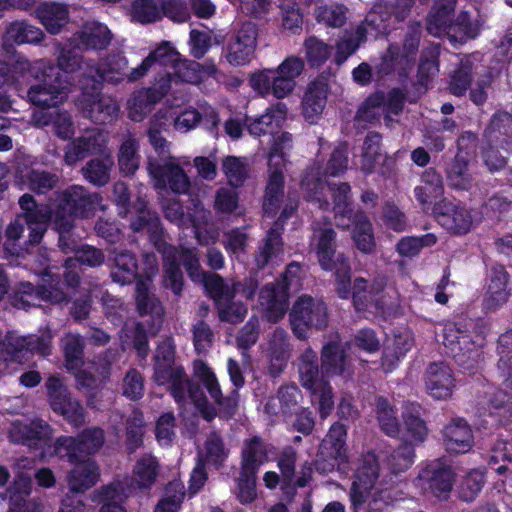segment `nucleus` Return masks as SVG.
I'll return each mask as SVG.
<instances>
[{
	"label": "nucleus",
	"instance_id": "7ed1b4c3",
	"mask_svg": "<svg viewBox=\"0 0 512 512\" xmlns=\"http://www.w3.org/2000/svg\"><path fill=\"white\" fill-rule=\"evenodd\" d=\"M9 438L14 443H20L29 448L40 450V457L57 455L69 462L78 459V456L85 457L98 451L104 443L103 431L99 428H92L84 431L79 440L72 437H60L57 439L54 448L49 444L51 438L50 427L40 419L31 422L14 421L9 430Z\"/></svg>",
	"mask_w": 512,
	"mask_h": 512
},
{
	"label": "nucleus",
	"instance_id": "f8f14e48",
	"mask_svg": "<svg viewBox=\"0 0 512 512\" xmlns=\"http://www.w3.org/2000/svg\"><path fill=\"white\" fill-rule=\"evenodd\" d=\"M302 265L293 261L286 266L280 279L275 283L265 285L258 293V300L265 305L263 317L271 323L281 320L289 306L290 289L293 284H298Z\"/></svg>",
	"mask_w": 512,
	"mask_h": 512
},
{
	"label": "nucleus",
	"instance_id": "774afa93",
	"mask_svg": "<svg viewBox=\"0 0 512 512\" xmlns=\"http://www.w3.org/2000/svg\"><path fill=\"white\" fill-rule=\"evenodd\" d=\"M184 486L180 482L170 483L164 496L157 503L154 512H179L184 500Z\"/></svg>",
	"mask_w": 512,
	"mask_h": 512
},
{
	"label": "nucleus",
	"instance_id": "8fccbe9b",
	"mask_svg": "<svg viewBox=\"0 0 512 512\" xmlns=\"http://www.w3.org/2000/svg\"><path fill=\"white\" fill-rule=\"evenodd\" d=\"M193 375L202 383L209 393L211 399L219 406L224 405V398L218 379L208 364L202 360H196L193 363Z\"/></svg>",
	"mask_w": 512,
	"mask_h": 512
},
{
	"label": "nucleus",
	"instance_id": "4be33fe9",
	"mask_svg": "<svg viewBox=\"0 0 512 512\" xmlns=\"http://www.w3.org/2000/svg\"><path fill=\"white\" fill-rule=\"evenodd\" d=\"M43 284L37 290L30 283H21L20 297L15 303L20 308H28L38 305L37 301L44 300L52 303H61L66 300V293L60 288V281L55 278L51 271H45L43 274Z\"/></svg>",
	"mask_w": 512,
	"mask_h": 512
},
{
	"label": "nucleus",
	"instance_id": "6e6552de",
	"mask_svg": "<svg viewBox=\"0 0 512 512\" xmlns=\"http://www.w3.org/2000/svg\"><path fill=\"white\" fill-rule=\"evenodd\" d=\"M156 64L172 70L167 71L165 77L157 80L160 81L161 85L169 87L168 92L172 90L173 84L179 82L198 84L203 81L200 64L182 59L176 49L167 41L162 42L138 67L132 69L127 78L129 81H137L144 77Z\"/></svg>",
	"mask_w": 512,
	"mask_h": 512
},
{
	"label": "nucleus",
	"instance_id": "37998d69",
	"mask_svg": "<svg viewBox=\"0 0 512 512\" xmlns=\"http://www.w3.org/2000/svg\"><path fill=\"white\" fill-rule=\"evenodd\" d=\"M353 224L352 237L356 248L365 254H371L376 246L372 224L363 211H356L354 217L348 220Z\"/></svg>",
	"mask_w": 512,
	"mask_h": 512
},
{
	"label": "nucleus",
	"instance_id": "9b49d317",
	"mask_svg": "<svg viewBox=\"0 0 512 512\" xmlns=\"http://www.w3.org/2000/svg\"><path fill=\"white\" fill-rule=\"evenodd\" d=\"M59 202L60 196L57 203L53 204L55 211L52 213L51 207L44 204L37 205L30 195H23L19 200L23 215L12 221L6 230L5 249L7 252L11 255L20 253L21 248L16 247L14 242L20 239L25 224L29 229V243L38 244L47 229L48 222L50 220L54 222L55 214L59 211Z\"/></svg>",
	"mask_w": 512,
	"mask_h": 512
},
{
	"label": "nucleus",
	"instance_id": "f257e3e1",
	"mask_svg": "<svg viewBox=\"0 0 512 512\" xmlns=\"http://www.w3.org/2000/svg\"><path fill=\"white\" fill-rule=\"evenodd\" d=\"M80 67L78 54L71 49H62L58 58V68L51 66L45 60H38L31 64L24 56L13 54L8 62L0 61V89L6 86H15L17 91L27 85L33 77L40 81L32 85L28 91V98L33 105L54 107L61 104L68 95L67 88L61 85L63 73H74ZM12 109V102L0 94V111L8 112Z\"/></svg>",
	"mask_w": 512,
	"mask_h": 512
},
{
	"label": "nucleus",
	"instance_id": "338daca9",
	"mask_svg": "<svg viewBox=\"0 0 512 512\" xmlns=\"http://www.w3.org/2000/svg\"><path fill=\"white\" fill-rule=\"evenodd\" d=\"M277 398L282 407V415L291 417L301 408L303 394L295 383L281 385L277 391Z\"/></svg>",
	"mask_w": 512,
	"mask_h": 512
},
{
	"label": "nucleus",
	"instance_id": "cd10ccee",
	"mask_svg": "<svg viewBox=\"0 0 512 512\" xmlns=\"http://www.w3.org/2000/svg\"><path fill=\"white\" fill-rule=\"evenodd\" d=\"M107 142V135L98 129H90L79 138L69 143L65 150L64 160L69 166L75 165L89 154L100 151Z\"/></svg>",
	"mask_w": 512,
	"mask_h": 512
},
{
	"label": "nucleus",
	"instance_id": "0eeeda50",
	"mask_svg": "<svg viewBox=\"0 0 512 512\" xmlns=\"http://www.w3.org/2000/svg\"><path fill=\"white\" fill-rule=\"evenodd\" d=\"M481 319L459 317L447 321L443 327V344L447 354L465 370H472L478 364L485 340Z\"/></svg>",
	"mask_w": 512,
	"mask_h": 512
},
{
	"label": "nucleus",
	"instance_id": "49530a36",
	"mask_svg": "<svg viewBox=\"0 0 512 512\" xmlns=\"http://www.w3.org/2000/svg\"><path fill=\"white\" fill-rule=\"evenodd\" d=\"M301 383L307 390L315 389L322 382H327L326 375L320 377L318 355L312 349H306L300 357L298 366Z\"/></svg>",
	"mask_w": 512,
	"mask_h": 512
},
{
	"label": "nucleus",
	"instance_id": "c03bdc74",
	"mask_svg": "<svg viewBox=\"0 0 512 512\" xmlns=\"http://www.w3.org/2000/svg\"><path fill=\"white\" fill-rule=\"evenodd\" d=\"M37 17L51 34H57L68 23V8L60 3H44L37 9Z\"/></svg>",
	"mask_w": 512,
	"mask_h": 512
},
{
	"label": "nucleus",
	"instance_id": "7c9ffc66",
	"mask_svg": "<svg viewBox=\"0 0 512 512\" xmlns=\"http://www.w3.org/2000/svg\"><path fill=\"white\" fill-rule=\"evenodd\" d=\"M485 142L490 146L512 150V115L505 111L495 112L483 132Z\"/></svg>",
	"mask_w": 512,
	"mask_h": 512
},
{
	"label": "nucleus",
	"instance_id": "69168bd1",
	"mask_svg": "<svg viewBox=\"0 0 512 512\" xmlns=\"http://www.w3.org/2000/svg\"><path fill=\"white\" fill-rule=\"evenodd\" d=\"M139 144L131 137L125 139L119 149L118 164L120 171L125 175H132L139 167Z\"/></svg>",
	"mask_w": 512,
	"mask_h": 512
},
{
	"label": "nucleus",
	"instance_id": "4d7b16f0",
	"mask_svg": "<svg viewBox=\"0 0 512 512\" xmlns=\"http://www.w3.org/2000/svg\"><path fill=\"white\" fill-rule=\"evenodd\" d=\"M375 412L381 430L390 437L398 436L400 425L396 416V409L387 398L379 396L376 399Z\"/></svg>",
	"mask_w": 512,
	"mask_h": 512
},
{
	"label": "nucleus",
	"instance_id": "a19ab883",
	"mask_svg": "<svg viewBox=\"0 0 512 512\" xmlns=\"http://www.w3.org/2000/svg\"><path fill=\"white\" fill-rule=\"evenodd\" d=\"M270 372L279 375L286 367L289 358L288 334L283 328H276L269 340Z\"/></svg>",
	"mask_w": 512,
	"mask_h": 512
},
{
	"label": "nucleus",
	"instance_id": "c85d7f7f",
	"mask_svg": "<svg viewBox=\"0 0 512 512\" xmlns=\"http://www.w3.org/2000/svg\"><path fill=\"white\" fill-rule=\"evenodd\" d=\"M168 88L166 85H161L160 81H155L151 88L135 91L127 103L129 118L137 122L142 121L151 111L152 106L168 93Z\"/></svg>",
	"mask_w": 512,
	"mask_h": 512
},
{
	"label": "nucleus",
	"instance_id": "1a4fd4ad",
	"mask_svg": "<svg viewBox=\"0 0 512 512\" xmlns=\"http://www.w3.org/2000/svg\"><path fill=\"white\" fill-rule=\"evenodd\" d=\"M310 243L320 268L333 273L336 295L347 298L350 294L351 263L343 252H337V233L334 228L330 225L313 226Z\"/></svg>",
	"mask_w": 512,
	"mask_h": 512
},
{
	"label": "nucleus",
	"instance_id": "393cba45",
	"mask_svg": "<svg viewBox=\"0 0 512 512\" xmlns=\"http://www.w3.org/2000/svg\"><path fill=\"white\" fill-rule=\"evenodd\" d=\"M425 385L431 397L445 400L452 396L456 379L451 367L445 362H432L425 372Z\"/></svg>",
	"mask_w": 512,
	"mask_h": 512
},
{
	"label": "nucleus",
	"instance_id": "052dcab7",
	"mask_svg": "<svg viewBox=\"0 0 512 512\" xmlns=\"http://www.w3.org/2000/svg\"><path fill=\"white\" fill-rule=\"evenodd\" d=\"M329 190L332 194V199L334 203V212L335 217L341 216L342 218H347L351 220L352 217L356 214L353 209L350 194L351 187L348 183H329Z\"/></svg>",
	"mask_w": 512,
	"mask_h": 512
},
{
	"label": "nucleus",
	"instance_id": "ea45409f",
	"mask_svg": "<svg viewBox=\"0 0 512 512\" xmlns=\"http://www.w3.org/2000/svg\"><path fill=\"white\" fill-rule=\"evenodd\" d=\"M165 217L171 222L177 223L179 226H185L186 223H191L195 236L199 239V228L202 223L208 219V212L200 206L195 207V213L184 217L182 208L178 201L175 199L165 200L162 203Z\"/></svg>",
	"mask_w": 512,
	"mask_h": 512
},
{
	"label": "nucleus",
	"instance_id": "4c0bfd02",
	"mask_svg": "<svg viewBox=\"0 0 512 512\" xmlns=\"http://www.w3.org/2000/svg\"><path fill=\"white\" fill-rule=\"evenodd\" d=\"M347 348L340 342L330 341L321 350V371L326 376L342 375L347 367Z\"/></svg>",
	"mask_w": 512,
	"mask_h": 512
},
{
	"label": "nucleus",
	"instance_id": "412c9836",
	"mask_svg": "<svg viewBox=\"0 0 512 512\" xmlns=\"http://www.w3.org/2000/svg\"><path fill=\"white\" fill-rule=\"evenodd\" d=\"M433 213L436 221L450 234L465 235L472 226L470 211L461 204H456L446 198L435 203Z\"/></svg>",
	"mask_w": 512,
	"mask_h": 512
},
{
	"label": "nucleus",
	"instance_id": "423d86ee",
	"mask_svg": "<svg viewBox=\"0 0 512 512\" xmlns=\"http://www.w3.org/2000/svg\"><path fill=\"white\" fill-rule=\"evenodd\" d=\"M112 268V278L122 285L131 283L137 278L136 303L141 315H150L154 323H160L163 316V308L158 300L149 294V282L158 270L155 255H146L144 267L140 272L132 255L126 252L117 254Z\"/></svg>",
	"mask_w": 512,
	"mask_h": 512
},
{
	"label": "nucleus",
	"instance_id": "603ef678",
	"mask_svg": "<svg viewBox=\"0 0 512 512\" xmlns=\"http://www.w3.org/2000/svg\"><path fill=\"white\" fill-rule=\"evenodd\" d=\"M374 285H369V281L363 277H357L352 282V273L350 274V294L342 300L352 299V304L357 312L367 311L373 302Z\"/></svg>",
	"mask_w": 512,
	"mask_h": 512
},
{
	"label": "nucleus",
	"instance_id": "6e6d98bb",
	"mask_svg": "<svg viewBox=\"0 0 512 512\" xmlns=\"http://www.w3.org/2000/svg\"><path fill=\"white\" fill-rule=\"evenodd\" d=\"M415 450L409 442H402L394 448L385 458V463L393 474L407 471L414 463Z\"/></svg>",
	"mask_w": 512,
	"mask_h": 512
},
{
	"label": "nucleus",
	"instance_id": "09e8293b",
	"mask_svg": "<svg viewBox=\"0 0 512 512\" xmlns=\"http://www.w3.org/2000/svg\"><path fill=\"white\" fill-rule=\"evenodd\" d=\"M287 106L281 101L271 104L266 108L265 113L258 115V136L271 134L276 136L278 130L286 120Z\"/></svg>",
	"mask_w": 512,
	"mask_h": 512
},
{
	"label": "nucleus",
	"instance_id": "72a5a7b5",
	"mask_svg": "<svg viewBox=\"0 0 512 512\" xmlns=\"http://www.w3.org/2000/svg\"><path fill=\"white\" fill-rule=\"evenodd\" d=\"M111 41V33L107 26L97 23H86L81 32L74 35L71 47L78 49H104Z\"/></svg>",
	"mask_w": 512,
	"mask_h": 512
},
{
	"label": "nucleus",
	"instance_id": "2eb2a0df",
	"mask_svg": "<svg viewBox=\"0 0 512 512\" xmlns=\"http://www.w3.org/2000/svg\"><path fill=\"white\" fill-rule=\"evenodd\" d=\"M66 368L75 374L79 389H93L109 377V366L112 360L107 361L101 367H92L97 375H92L85 370H79L82 364L83 341L79 335L68 334L63 339Z\"/></svg>",
	"mask_w": 512,
	"mask_h": 512
},
{
	"label": "nucleus",
	"instance_id": "e433bc0d",
	"mask_svg": "<svg viewBox=\"0 0 512 512\" xmlns=\"http://www.w3.org/2000/svg\"><path fill=\"white\" fill-rule=\"evenodd\" d=\"M293 148V137L289 132H281L273 137L269 152L268 159V174L273 171H278L284 174L287 165L290 163V152Z\"/></svg>",
	"mask_w": 512,
	"mask_h": 512
},
{
	"label": "nucleus",
	"instance_id": "473e14b6",
	"mask_svg": "<svg viewBox=\"0 0 512 512\" xmlns=\"http://www.w3.org/2000/svg\"><path fill=\"white\" fill-rule=\"evenodd\" d=\"M457 0H435L426 18V29L435 37H445L452 23Z\"/></svg>",
	"mask_w": 512,
	"mask_h": 512
},
{
	"label": "nucleus",
	"instance_id": "0e129e2a",
	"mask_svg": "<svg viewBox=\"0 0 512 512\" xmlns=\"http://www.w3.org/2000/svg\"><path fill=\"white\" fill-rule=\"evenodd\" d=\"M254 42V36L239 34L229 45L226 55L228 62L237 66L248 63L254 51Z\"/></svg>",
	"mask_w": 512,
	"mask_h": 512
},
{
	"label": "nucleus",
	"instance_id": "e2e57ef3",
	"mask_svg": "<svg viewBox=\"0 0 512 512\" xmlns=\"http://www.w3.org/2000/svg\"><path fill=\"white\" fill-rule=\"evenodd\" d=\"M158 474V463L151 455L141 457L133 470V484L138 488L151 487Z\"/></svg>",
	"mask_w": 512,
	"mask_h": 512
},
{
	"label": "nucleus",
	"instance_id": "bf43d9fd",
	"mask_svg": "<svg viewBox=\"0 0 512 512\" xmlns=\"http://www.w3.org/2000/svg\"><path fill=\"white\" fill-rule=\"evenodd\" d=\"M440 51L437 45L425 48L420 56L417 69V81L427 86L431 79L439 72Z\"/></svg>",
	"mask_w": 512,
	"mask_h": 512
},
{
	"label": "nucleus",
	"instance_id": "5701e85b",
	"mask_svg": "<svg viewBox=\"0 0 512 512\" xmlns=\"http://www.w3.org/2000/svg\"><path fill=\"white\" fill-rule=\"evenodd\" d=\"M297 211V205L288 203L281 210L278 218L274 221L272 227L268 230L263 248L258 252V270L266 266L274 257L283 255L284 226Z\"/></svg>",
	"mask_w": 512,
	"mask_h": 512
},
{
	"label": "nucleus",
	"instance_id": "9d476101",
	"mask_svg": "<svg viewBox=\"0 0 512 512\" xmlns=\"http://www.w3.org/2000/svg\"><path fill=\"white\" fill-rule=\"evenodd\" d=\"M497 352V367L504 387L510 392L497 389L490 395L486 408L490 420L484 421L491 427H507L512 423V329L499 336Z\"/></svg>",
	"mask_w": 512,
	"mask_h": 512
},
{
	"label": "nucleus",
	"instance_id": "13d9d810",
	"mask_svg": "<svg viewBox=\"0 0 512 512\" xmlns=\"http://www.w3.org/2000/svg\"><path fill=\"white\" fill-rule=\"evenodd\" d=\"M474 64L469 59H462L450 75L449 92L456 96H464L470 88L473 79Z\"/></svg>",
	"mask_w": 512,
	"mask_h": 512
},
{
	"label": "nucleus",
	"instance_id": "5fc2aeb1",
	"mask_svg": "<svg viewBox=\"0 0 512 512\" xmlns=\"http://www.w3.org/2000/svg\"><path fill=\"white\" fill-rule=\"evenodd\" d=\"M131 16L140 23L158 21L164 15L162 0H131Z\"/></svg>",
	"mask_w": 512,
	"mask_h": 512
},
{
	"label": "nucleus",
	"instance_id": "de8ad7c7",
	"mask_svg": "<svg viewBox=\"0 0 512 512\" xmlns=\"http://www.w3.org/2000/svg\"><path fill=\"white\" fill-rule=\"evenodd\" d=\"M420 406L410 404L402 412L407 437L416 444L423 443L428 435V427L421 417Z\"/></svg>",
	"mask_w": 512,
	"mask_h": 512
},
{
	"label": "nucleus",
	"instance_id": "c9c22d12",
	"mask_svg": "<svg viewBox=\"0 0 512 512\" xmlns=\"http://www.w3.org/2000/svg\"><path fill=\"white\" fill-rule=\"evenodd\" d=\"M68 476V484L73 492H84L91 488L98 480L99 472L96 463L90 458L78 456Z\"/></svg>",
	"mask_w": 512,
	"mask_h": 512
},
{
	"label": "nucleus",
	"instance_id": "a878e982",
	"mask_svg": "<svg viewBox=\"0 0 512 512\" xmlns=\"http://www.w3.org/2000/svg\"><path fill=\"white\" fill-rule=\"evenodd\" d=\"M346 439V425L335 422L331 425L327 435L322 440L318 456L322 457L325 462H327L330 470H332L336 464L347 460Z\"/></svg>",
	"mask_w": 512,
	"mask_h": 512
},
{
	"label": "nucleus",
	"instance_id": "864d4df0",
	"mask_svg": "<svg viewBox=\"0 0 512 512\" xmlns=\"http://www.w3.org/2000/svg\"><path fill=\"white\" fill-rule=\"evenodd\" d=\"M228 454L229 451L224 446L221 438L212 433L207 437L204 446L199 451V460L205 465L218 468L227 459Z\"/></svg>",
	"mask_w": 512,
	"mask_h": 512
},
{
	"label": "nucleus",
	"instance_id": "39448f33",
	"mask_svg": "<svg viewBox=\"0 0 512 512\" xmlns=\"http://www.w3.org/2000/svg\"><path fill=\"white\" fill-rule=\"evenodd\" d=\"M156 246L163 253L165 268L164 284L167 288H170L175 294L181 292L183 276L179 263L182 262L191 280L195 283H201L216 301L217 306L224 304L225 298L231 294L229 289L225 287L220 276L206 274L201 271L198 258L193 250L182 248L180 251H176L171 247L162 249L161 245L156 244Z\"/></svg>",
	"mask_w": 512,
	"mask_h": 512
},
{
	"label": "nucleus",
	"instance_id": "c756f323",
	"mask_svg": "<svg viewBox=\"0 0 512 512\" xmlns=\"http://www.w3.org/2000/svg\"><path fill=\"white\" fill-rule=\"evenodd\" d=\"M329 91V79L324 75H319L308 84L302 99V112L310 123H313L314 119L322 114Z\"/></svg>",
	"mask_w": 512,
	"mask_h": 512
},
{
	"label": "nucleus",
	"instance_id": "aec40b11",
	"mask_svg": "<svg viewBox=\"0 0 512 512\" xmlns=\"http://www.w3.org/2000/svg\"><path fill=\"white\" fill-rule=\"evenodd\" d=\"M45 385L53 411L64 416L73 426H80L84 422L83 409L77 401L70 398L69 392L61 379L51 376Z\"/></svg>",
	"mask_w": 512,
	"mask_h": 512
},
{
	"label": "nucleus",
	"instance_id": "79ce46f5",
	"mask_svg": "<svg viewBox=\"0 0 512 512\" xmlns=\"http://www.w3.org/2000/svg\"><path fill=\"white\" fill-rule=\"evenodd\" d=\"M31 489V477L25 473H20L13 486L10 495L9 512H42L40 504L35 501L26 502L24 496H28Z\"/></svg>",
	"mask_w": 512,
	"mask_h": 512
},
{
	"label": "nucleus",
	"instance_id": "20e7f679",
	"mask_svg": "<svg viewBox=\"0 0 512 512\" xmlns=\"http://www.w3.org/2000/svg\"><path fill=\"white\" fill-rule=\"evenodd\" d=\"M174 345L171 339L163 340L155 354L154 380L158 385L167 386L180 407L194 406L206 420L215 416V410L207 405L203 391L194 386L180 366L174 365Z\"/></svg>",
	"mask_w": 512,
	"mask_h": 512
},
{
	"label": "nucleus",
	"instance_id": "f03ea898",
	"mask_svg": "<svg viewBox=\"0 0 512 512\" xmlns=\"http://www.w3.org/2000/svg\"><path fill=\"white\" fill-rule=\"evenodd\" d=\"M101 197L98 194H88L80 186H73L60 194L59 211L55 214L54 225L59 231V246L65 253H75V258L65 262V282L74 287L79 280L77 267L79 263L89 266H99L104 261L103 253L90 246H79L74 240L66 236L72 227L73 216L88 217L91 212L103 209Z\"/></svg>",
	"mask_w": 512,
	"mask_h": 512
},
{
	"label": "nucleus",
	"instance_id": "f3484780",
	"mask_svg": "<svg viewBox=\"0 0 512 512\" xmlns=\"http://www.w3.org/2000/svg\"><path fill=\"white\" fill-rule=\"evenodd\" d=\"M181 164H189V159L186 157L181 159L168 157L164 160L163 165L149 162L148 172L154 181L155 188L165 191L168 186L174 193H186L190 182L181 168Z\"/></svg>",
	"mask_w": 512,
	"mask_h": 512
},
{
	"label": "nucleus",
	"instance_id": "b1692460",
	"mask_svg": "<svg viewBox=\"0 0 512 512\" xmlns=\"http://www.w3.org/2000/svg\"><path fill=\"white\" fill-rule=\"evenodd\" d=\"M237 497L242 503L256 498V440L250 439L242 450V460L237 480Z\"/></svg>",
	"mask_w": 512,
	"mask_h": 512
},
{
	"label": "nucleus",
	"instance_id": "4468645a",
	"mask_svg": "<svg viewBox=\"0 0 512 512\" xmlns=\"http://www.w3.org/2000/svg\"><path fill=\"white\" fill-rule=\"evenodd\" d=\"M200 114L194 109H188L182 112L175 119L170 109H160L150 121L148 128V137L151 145L159 155H164L169 151V142L161 136L162 131H166L173 120L176 130L184 133L197 126L200 121Z\"/></svg>",
	"mask_w": 512,
	"mask_h": 512
},
{
	"label": "nucleus",
	"instance_id": "680f3d73",
	"mask_svg": "<svg viewBox=\"0 0 512 512\" xmlns=\"http://www.w3.org/2000/svg\"><path fill=\"white\" fill-rule=\"evenodd\" d=\"M476 36L477 30L472 24L469 13L467 11H461L456 18L453 17L445 37H447L452 44H455L464 43L466 40L473 39Z\"/></svg>",
	"mask_w": 512,
	"mask_h": 512
},
{
	"label": "nucleus",
	"instance_id": "f704fd0d",
	"mask_svg": "<svg viewBox=\"0 0 512 512\" xmlns=\"http://www.w3.org/2000/svg\"><path fill=\"white\" fill-rule=\"evenodd\" d=\"M381 140V134L376 131H369L365 136L361 156V170L366 175L374 172L385 174L383 167L387 157L381 153Z\"/></svg>",
	"mask_w": 512,
	"mask_h": 512
},
{
	"label": "nucleus",
	"instance_id": "ddd939ff",
	"mask_svg": "<svg viewBox=\"0 0 512 512\" xmlns=\"http://www.w3.org/2000/svg\"><path fill=\"white\" fill-rule=\"evenodd\" d=\"M289 321L294 336L299 340L308 338V331H321L328 326V309L324 301L303 294L294 302Z\"/></svg>",
	"mask_w": 512,
	"mask_h": 512
},
{
	"label": "nucleus",
	"instance_id": "58836bf2",
	"mask_svg": "<svg viewBox=\"0 0 512 512\" xmlns=\"http://www.w3.org/2000/svg\"><path fill=\"white\" fill-rule=\"evenodd\" d=\"M444 193L442 176L434 169H426L421 175V185L414 188V196L422 206H430Z\"/></svg>",
	"mask_w": 512,
	"mask_h": 512
},
{
	"label": "nucleus",
	"instance_id": "2f4dec72",
	"mask_svg": "<svg viewBox=\"0 0 512 512\" xmlns=\"http://www.w3.org/2000/svg\"><path fill=\"white\" fill-rule=\"evenodd\" d=\"M128 61L123 56H113L106 59L101 66L87 64L84 75L91 79L92 84L99 87L101 81L118 83L126 76Z\"/></svg>",
	"mask_w": 512,
	"mask_h": 512
},
{
	"label": "nucleus",
	"instance_id": "a211bd4d",
	"mask_svg": "<svg viewBox=\"0 0 512 512\" xmlns=\"http://www.w3.org/2000/svg\"><path fill=\"white\" fill-rule=\"evenodd\" d=\"M418 479L424 489L437 499L444 501L449 498L452 491L455 473L451 466L436 460L428 463L419 471Z\"/></svg>",
	"mask_w": 512,
	"mask_h": 512
},
{
	"label": "nucleus",
	"instance_id": "bb28decb",
	"mask_svg": "<svg viewBox=\"0 0 512 512\" xmlns=\"http://www.w3.org/2000/svg\"><path fill=\"white\" fill-rule=\"evenodd\" d=\"M443 442L447 452L464 454L469 452L474 443L473 432L468 422L463 418H454L444 426Z\"/></svg>",
	"mask_w": 512,
	"mask_h": 512
},
{
	"label": "nucleus",
	"instance_id": "dca6fc26",
	"mask_svg": "<svg viewBox=\"0 0 512 512\" xmlns=\"http://www.w3.org/2000/svg\"><path fill=\"white\" fill-rule=\"evenodd\" d=\"M51 339L52 336L49 332L42 337L36 335L19 336L16 333H8L0 348V361L23 364L29 360L33 351L48 355Z\"/></svg>",
	"mask_w": 512,
	"mask_h": 512
},
{
	"label": "nucleus",
	"instance_id": "3c124183",
	"mask_svg": "<svg viewBox=\"0 0 512 512\" xmlns=\"http://www.w3.org/2000/svg\"><path fill=\"white\" fill-rule=\"evenodd\" d=\"M512 464V435L510 439L498 438L491 447L487 464L499 475H504Z\"/></svg>",
	"mask_w": 512,
	"mask_h": 512
},
{
	"label": "nucleus",
	"instance_id": "6ab92c4d",
	"mask_svg": "<svg viewBox=\"0 0 512 512\" xmlns=\"http://www.w3.org/2000/svg\"><path fill=\"white\" fill-rule=\"evenodd\" d=\"M77 105L85 116L98 123L112 120L119 110L116 101L110 96L101 94L99 87L95 84H92L90 89L82 86V95Z\"/></svg>",
	"mask_w": 512,
	"mask_h": 512
},
{
	"label": "nucleus",
	"instance_id": "a18cd8bd",
	"mask_svg": "<svg viewBox=\"0 0 512 512\" xmlns=\"http://www.w3.org/2000/svg\"><path fill=\"white\" fill-rule=\"evenodd\" d=\"M44 37V33L38 27L25 21H15L9 24L3 36V45L38 43Z\"/></svg>",
	"mask_w": 512,
	"mask_h": 512
}]
</instances>
